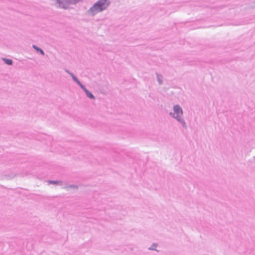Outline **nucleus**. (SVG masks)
Wrapping results in <instances>:
<instances>
[{
    "label": "nucleus",
    "instance_id": "f257e3e1",
    "mask_svg": "<svg viewBox=\"0 0 255 255\" xmlns=\"http://www.w3.org/2000/svg\"><path fill=\"white\" fill-rule=\"evenodd\" d=\"M108 4L107 0H100L91 8V11L93 14H95L106 9Z\"/></svg>",
    "mask_w": 255,
    "mask_h": 255
},
{
    "label": "nucleus",
    "instance_id": "f03ea898",
    "mask_svg": "<svg viewBox=\"0 0 255 255\" xmlns=\"http://www.w3.org/2000/svg\"><path fill=\"white\" fill-rule=\"evenodd\" d=\"M174 112L176 115L175 118L178 121H180V117L183 114L182 109L178 105H176L174 107Z\"/></svg>",
    "mask_w": 255,
    "mask_h": 255
},
{
    "label": "nucleus",
    "instance_id": "7ed1b4c3",
    "mask_svg": "<svg viewBox=\"0 0 255 255\" xmlns=\"http://www.w3.org/2000/svg\"><path fill=\"white\" fill-rule=\"evenodd\" d=\"M33 47L38 52H40L42 55H44V52L39 48L37 47L35 45H33Z\"/></svg>",
    "mask_w": 255,
    "mask_h": 255
},
{
    "label": "nucleus",
    "instance_id": "20e7f679",
    "mask_svg": "<svg viewBox=\"0 0 255 255\" xmlns=\"http://www.w3.org/2000/svg\"><path fill=\"white\" fill-rule=\"evenodd\" d=\"M86 94L87 96L91 99H93L94 98V96L89 91L86 90Z\"/></svg>",
    "mask_w": 255,
    "mask_h": 255
},
{
    "label": "nucleus",
    "instance_id": "39448f33",
    "mask_svg": "<svg viewBox=\"0 0 255 255\" xmlns=\"http://www.w3.org/2000/svg\"><path fill=\"white\" fill-rule=\"evenodd\" d=\"M4 60L8 65H11L12 64V61L11 59H4Z\"/></svg>",
    "mask_w": 255,
    "mask_h": 255
},
{
    "label": "nucleus",
    "instance_id": "423d86ee",
    "mask_svg": "<svg viewBox=\"0 0 255 255\" xmlns=\"http://www.w3.org/2000/svg\"><path fill=\"white\" fill-rule=\"evenodd\" d=\"M73 78H74V79L75 80H77V79H76V78L73 77Z\"/></svg>",
    "mask_w": 255,
    "mask_h": 255
}]
</instances>
